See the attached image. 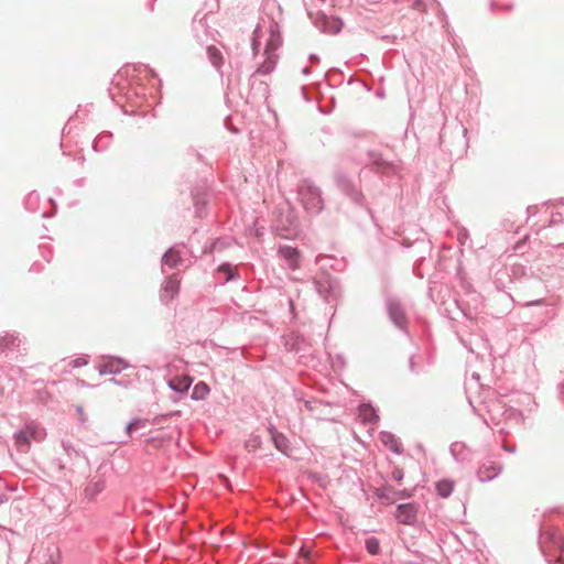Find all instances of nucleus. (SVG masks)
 Wrapping results in <instances>:
<instances>
[{
  "label": "nucleus",
  "instance_id": "c9c22d12",
  "mask_svg": "<svg viewBox=\"0 0 564 564\" xmlns=\"http://www.w3.org/2000/svg\"><path fill=\"white\" fill-rule=\"evenodd\" d=\"M391 477H392L393 480H395L398 482H401L403 480V477H404L403 469H401L399 467H394L393 470H392Z\"/></svg>",
  "mask_w": 564,
  "mask_h": 564
},
{
  "label": "nucleus",
  "instance_id": "3c124183",
  "mask_svg": "<svg viewBox=\"0 0 564 564\" xmlns=\"http://www.w3.org/2000/svg\"><path fill=\"white\" fill-rule=\"evenodd\" d=\"M302 95H303V98H304L306 101H308V100H310V98H308V97H307V95H306V88H305V86H303V87H302Z\"/></svg>",
  "mask_w": 564,
  "mask_h": 564
},
{
  "label": "nucleus",
  "instance_id": "423d86ee",
  "mask_svg": "<svg viewBox=\"0 0 564 564\" xmlns=\"http://www.w3.org/2000/svg\"><path fill=\"white\" fill-rule=\"evenodd\" d=\"M369 166H371V170L381 175L390 176L395 173V165L386 160L382 154L377 150H369L367 152Z\"/></svg>",
  "mask_w": 564,
  "mask_h": 564
},
{
  "label": "nucleus",
  "instance_id": "6e6d98bb",
  "mask_svg": "<svg viewBox=\"0 0 564 564\" xmlns=\"http://www.w3.org/2000/svg\"><path fill=\"white\" fill-rule=\"evenodd\" d=\"M4 502V495L0 494V505Z\"/></svg>",
  "mask_w": 564,
  "mask_h": 564
},
{
  "label": "nucleus",
  "instance_id": "680f3d73",
  "mask_svg": "<svg viewBox=\"0 0 564 564\" xmlns=\"http://www.w3.org/2000/svg\"><path fill=\"white\" fill-rule=\"evenodd\" d=\"M532 208H533V207L529 206V207H528V209H527V210H528V213H530Z\"/></svg>",
  "mask_w": 564,
  "mask_h": 564
},
{
  "label": "nucleus",
  "instance_id": "8fccbe9b",
  "mask_svg": "<svg viewBox=\"0 0 564 564\" xmlns=\"http://www.w3.org/2000/svg\"><path fill=\"white\" fill-rule=\"evenodd\" d=\"M445 135H446V129H445V128H443V129H442V132H441V134H440L441 143H444V138H445Z\"/></svg>",
  "mask_w": 564,
  "mask_h": 564
},
{
  "label": "nucleus",
  "instance_id": "37998d69",
  "mask_svg": "<svg viewBox=\"0 0 564 564\" xmlns=\"http://www.w3.org/2000/svg\"><path fill=\"white\" fill-rule=\"evenodd\" d=\"M544 301L543 299H536V300H530V301H525L523 302V306H535V305H541L543 304Z\"/></svg>",
  "mask_w": 564,
  "mask_h": 564
},
{
  "label": "nucleus",
  "instance_id": "13d9d810",
  "mask_svg": "<svg viewBox=\"0 0 564 564\" xmlns=\"http://www.w3.org/2000/svg\"><path fill=\"white\" fill-rule=\"evenodd\" d=\"M508 297L510 299V301H513V297L511 294H508Z\"/></svg>",
  "mask_w": 564,
  "mask_h": 564
},
{
  "label": "nucleus",
  "instance_id": "7ed1b4c3",
  "mask_svg": "<svg viewBox=\"0 0 564 564\" xmlns=\"http://www.w3.org/2000/svg\"><path fill=\"white\" fill-rule=\"evenodd\" d=\"M44 435L43 429L36 421H28L21 430L14 432L13 438L17 447L24 449L30 446L31 440L39 442Z\"/></svg>",
  "mask_w": 564,
  "mask_h": 564
},
{
  "label": "nucleus",
  "instance_id": "72a5a7b5",
  "mask_svg": "<svg viewBox=\"0 0 564 564\" xmlns=\"http://www.w3.org/2000/svg\"><path fill=\"white\" fill-rule=\"evenodd\" d=\"M409 369L413 373H420L423 370V365L421 362V357L416 355H412L409 359Z\"/></svg>",
  "mask_w": 564,
  "mask_h": 564
},
{
  "label": "nucleus",
  "instance_id": "4468645a",
  "mask_svg": "<svg viewBox=\"0 0 564 564\" xmlns=\"http://www.w3.org/2000/svg\"><path fill=\"white\" fill-rule=\"evenodd\" d=\"M180 291V281L176 279V275H170L165 279L164 284L161 290V301L167 303L175 295L178 294Z\"/></svg>",
  "mask_w": 564,
  "mask_h": 564
},
{
  "label": "nucleus",
  "instance_id": "864d4df0",
  "mask_svg": "<svg viewBox=\"0 0 564 564\" xmlns=\"http://www.w3.org/2000/svg\"><path fill=\"white\" fill-rule=\"evenodd\" d=\"M37 198V195L35 193H31L28 197V200H32V199H35Z\"/></svg>",
  "mask_w": 564,
  "mask_h": 564
},
{
  "label": "nucleus",
  "instance_id": "603ef678",
  "mask_svg": "<svg viewBox=\"0 0 564 564\" xmlns=\"http://www.w3.org/2000/svg\"><path fill=\"white\" fill-rule=\"evenodd\" d=\"M302 73H303L304 75H308V74L311 73L310 67H307V66L303 67Z\"/></svg>",
  "mask_w": 564,
  "mask_h": 564
},
{
  "label": "nucleus",
  "instance_id": "1a4fd4ad",
  "mask_svg": "<svg viewBox=\"0 0 564 564\" xmlns=\"http://www.w3.org/2000/svg\"><path fill=\"white\" fill-rule=\"evenodd\" d=\"M268 33L269 37L264 51L276 53L283 42L281 25L275 20H271L268 25Z\"/></svg>",
  "mask_w": 564,
  "mask_h": 564
},
{
  "label": "nucleus",
  "instance_id": "5701e85b",
  "mask_svg": "<svg viewBox=\"0 0 564 564\" xmlns=\"http://www.w3.org/2000/svg\"><path fill=\"white\" fill-rule=\"evenodd\" d=\"M270 432L275 448L282 452L283 454H286L288 451L290 449V441L288 440V437L281 432L276 431L274 427H271Z\"/></svg>",
  "mask_w": 564,
  "mask_h": 564
},
{
  "label": "nucleus",
  "instance_id": "6ab92c4d",
  "mask_svg": "<svg viewBox=\"0 0 564 564\" xmlns=\"http://www.w3.org/2000/svg\"><path fill=\"white\" fill-rule=\"evenodd\" d=\"M358 415L364 424H377L379 415L371 403H361L358 406Z\"/></svg>",
  "mask_w": 564,
  "mask_h": 564
},
{
  "label": "nucleus",
  "instance_id": "f3484780",
  "mask_svg": "<svg viewBox=\"0 0 564 564\" xmlns=\"http://www.w3.org/2000/svg\"><path fill=\"white\" fill-rule=\"evenodd\" d=\"M128 362L120 358L113 357L108 362H105L99 366V373L102 375H117L120 373L123 369L128 368Z\"/></svg>",
  "mask_w": 564,
  "mask_h": 564
},
{
  "label": "nucleus",
  "instance_id": "aec40b11",
  "mask_svg": "<svg viewBox=\"0 0 564 564\" xmlns=\"http://www.w3.org/2000/svg\"><path fill=\"white\" fill-rule=\"evenodd\" d=\"M105 489V480L101 477H94L85 487L84 496L94 500Z\"/></svg>",
  "mask_w": 564,
  "mask_h": 564
},
{
  "label": "nucleus",
  "instance_id": "412c9836",
  "mask_svg": "<svg viewBox=\"0 0 564 564\" xmlns=\"http://www.w3.org/2000/svg\"><path fill=\"white\" fill-rule=\"evenodd\" d=\"M288 350L296 354L305 352L308 343L306 338L300 334H292L285 341Z\"/></svg>",
  "mask_w": 564,
  "mask_h": 564
},
{
  "label": "nucleus",
  "instance_id": "f03ea898",
  "mask_svg": "<svg viewBox=\"0 0 564 564\" xmlns=\"http://www.w3.org/2000/svg\"><path fill=\"white\" fill-rule=\"evenodd\" d=\"M335 184L337 188L345 194L352 204L362 207L367 210L371 219H373V212L367 205L366 198L357 183L354 182L346 173L337 171L334 175Z\"/></svg>",
  "mask_w": 564,
  "mask_h": 564
},
{
  "label": "nucleus",
  "instance_id": "4be33fe9",
  "mask_svg": "<svg viewBox=\"0 0 564 564\" xmlns=\"http://www.w3.org/2000/svg\"><path fill=\"white\" fill-rule=\"evenodd\" d=\"M193 383V379L188 376L175 377L167 381L171 390L177 393H186Z\"/></svg>",
  "mask_w": 564,
  "mask_h": 564
},
{
  "label": "nucleus",
  "instance_id": "39448f33",
  "mask_svg": "<svg viewBox=\"0 0 564 564\" xmlns=\"http://www.w3.org/2000/svg\"><path fill=\"white\" fill-rule=\"evenodd\" d=\"M32 554L41 564H59L62 560L59 546L52 541L43 542L37 550L33 549Z\"/></svg>",
  "mask_w": 564,
  "mask_h": 564
},
{
  "label": "nucleus",
  "instance_id": "9d476101",
  "mask_svg": "<svg viewBox=\"0 0 564 564\" xmlns=\"http://www.w3.org/2000/svg\"><path fill=\"white\" fill-rule=\"evenodd\" d=\"M395 519L398 522L412 525L417 519V508L414 503H400L397 506Z\"/></svg>",
  "mask_w": 564,
  "mask_h": 564
},
{
  "label": "nucleus",
  "instance_id": "bf43d9fd",
  "mask_svg": "<svg viewBox=\"0 0 564 564\" xmlns=\"http://www.w3.org/2000/svg\"><path fill=\"white\" fill-rule=\"evenodd\" d=\"M508 297L510 299V301H513V297L511 294H508Z\"/></svg>",
  "mask_w": 564,
  "mask_h": 564
},
{
  "label": "nucleus",
  "instance_id": "a19ab883",
  "mask_svg": "<svg viewBox=\"0 0 564 564\" xmlns=\"http://www.w3.org/2000/svg\"><path fill=\"white\" fill-rule=\"evenodd\" d=\"M109 382L112 384H116V386L127 387L129 383V380L111 378V379H109Z\"/></svg>",
  "mask_w": 564,
  "mask_h": 564
},
{
  "label": "nucleus",
  "instance_id": "7c9ffc66",
  "mask_svg": "<svg viewBox=\"0 0 564 564\" xmlns=\"http://www.w3.org/2000/svg\"><path fill=\"white\" fill-rule=\"evenodd\" d=\"M502 416L506 421H512L514 423H520L523 420L522 412L511 406L503 410Z\"/></svg>",
  "mask_w": 564,
  "mask_h": 564
},
{
  "label": "nucleus",
  "instance_id": "4d7b16f0",
  "mask_svg": "<svg viewBox=\"0 0 564 564\" xmlns=\"http://www.w3.org/2000/svg\"><path fill=\"white\" fill-rule=\"evenodd\" d=\"M289 303H290V308H291V310H293V308H294V303H293V301H292V300H290V301H289Z\"/></svg>",
  "mask_w": 564,
  "mask_h": 564
},
{
  "label": "nucleus",
  "instance_id": "49530a36",
  "mask_svg": "<svg viewBox=\"0 0 564 564\" xmlns=\"http://www.w3.org/2000/svg\"><path fill=\"white\" fill-rule=\"evenodd\" d=\"M218 249H220V240L219 239H217L213 242L210 251L213 252L214 250H218Z\"/></svg>",
  "mask_w": 564,
  "mask_h": 564
},
{
  "label": "nucleus",
  "instance_id": "e433bc0d",
  "mask_svg": "<svg viewBox=\"0 0 564 564\" xmlns=\"http://www.w3.org/2000/svg\"><path fill=\"white\" fill-rule=\"evenodd\" d=\"M399 564H433V562L430 558H417L413 561H403Z\"/></svg>",
  "mask_w": 564,
  "mask_h": 564
},
{
  "label": "nucleus",
  "instance_id": "2f4dec72",
  "mask_svg": "<svg viewBox=\"0 0 564 564\" xmlns=\"http://www.w3.org/2000/svg\"><path fill=\"white\" fill-rule=\"evenodd\" d=\"M365 547L370 555L380 553V541L376 536H369L365 541Z\"/></svg>",
  "mask_w": 564,
  "mask_h": 564
},
{
  "label": "nucleus",
  "instance_id": "052dcab7",
  "mask_svg": "<svg viewBox=\"0 0 564 564\" xmlns=\"http://www.w3.org/2000/svg\"><path fill=\"white\" fill-rule=\"evenodd\" d=\"M508 297L510 299V301H513V297L511 294H508Z\"/></svg>",
  "mask_w": 564,
  "mask_h": 564
},
{
  "label": "nucleus",
  "instance_id": "473e14b6",
  "mask_svg": "<svg viewBox=\"0 0 564 564\" xmlns=\"http://www.w3.org/2000/svg\"><path fill=\"white\" fill-rule=\"evenodd\" d=\"M62 447L65 452V454L70 457V458H78L80 457V451L77 449L75 446H73V444L69 442V441H65L63 440L62 441Z\"/></svg>",
  "mask_w": 564,
  "mask_h": 564
},
{
  "label": "nucleus",
  "instance_id": "ddd939ff",
  "mask_svg": "<svg viewBox=\"0 0 564 564\" xmlns=\"http://www.w3.org/2000/svg\"><path fill=\"white\" fill-rule=\"evenodd\" d=\"M161 262H162V272L163 273L165 272V268L175 269V268L182 265L183 259H182L181 250H180L178 246L176 245V246H172L171 248H169L165 251V253L163 254Z\"/></svg>",
  "mask_w": 564,
  "mask_h": 564
},
{
  "label": "nucleus",
  "instance_id": "a211bd4d",
  "mask_svg": "<svg viewBox=\"0 0 564 564\" xmlns=\"http://www.w3.org/2000/svg\"><path fill=\"white\" fill-rule=\"evenodd\" d=\"M380 442L391 452L397 455H401L403 453L402 443L400 440L391 432L381 431L379 433Z\"/></svg>",
  "mask_w": 564,
  "mask_h": 564
},
{
  "label": "nucleus",
  "instance_id": "cd10ccee",
  "mask_svg": "<svg viewBox=\"0 0 564 564\" xmlns=\"http://www.w3.org/2000/svg\"><path fill=\"white\" fill-rule=\"evenodd\" d=\"M218 272L225 274V281L230 282L239 278V273L232 264L229 262H224L218 267Z\"/></svg>",
  "mask_w": 564,
  "mask_h": 564
},
{
  "label": "nucleus",
  "instance_id": "c756f323",
  "mask_svg": "<svg viewBox=\"0 0 564 564\" xmlns=\"http://www.w3.org/2000/svg\"><path fill=\"white\" fill-rule=\"evenodd\" d=\"M552 545L558 562L564 563V535H553Z\"/></svg>",
  "mask_w": 564,
  "mask_h": 564
},
{
  "label": "nucleus",
  "instance_id": "09e8293b",
  "mask_svg": "<svg viewBox=\"0 0 564 564\" xmlns=\"http://www.w3.org/2000/svg\"><path fill=\"white\" fill-rule=\"evenodd\" d=\"M558 392L561 398L564 400V381L558 384Z\"/></svg>",
  "mask_w": 564,
  "mask_h": 564
},
{
  "label": "nucleus",
  "instance_id": "c03bdc74",
  "mask_svg": "<svg viewBox=\"0 0 564 564\" xmlns=\"http://www.w3.org/2000/svg\"><path fill=\"white\" fill-rule=\"evenodd\" d=\"M76 412L78 413L79 421H80L82 423H84V422L86 421V417H85V415H84V410H83V408H82V406H79V405H78V406H76Z\"/></svg>",
  "mask_w": 564,
  "mask_h": 564
},
{
  "label": "nucleus",
  "instance_id": "9b49d317",
  "mask_svg": "<svg viewBox=\"0 0 564 564\" xmlns=\"http://www.w3.org/2000/svg\"><path fill=\"white\" fill-rule=\"evenodd\" d=\"M278 256L285 262L291 270H296L301 264V252L296 247L280 246Z\"/></svg>",
  "mask_w": 564,
  "mask_h": 564
},
{
  "label": "nucleus",
  "instance_id": "f704fd0d",
  "mask_svg": "<svg viewBox=\"0 0 564 564\" xmlns=\"http://www.w3.org/2000/svg\"><path fill=\"white\" fill-rule=\"evenodd\" d=\"M148 421L144 420V419H139V417H135V419H132L126 426V432L129 434V436L131 435V432L135 429H143L145 427Z\"/></svg>",
  "mask_w": 564,
  "mask_h": 564
},
{
  "label": "nucleus",
  "instance_id": "a18cd8bd",
  "mask_svg": "<svg viewBox=\"0 0 564 564\" xmlns=\"http://www.w3.org/2000/svg\"><path fill=\"white\" fill-rule=\"evenodd\" d=\"M502 449L506 451L507 453H510V454H514L516 453V446H510V445H507V444H503L502 445Z\"/></svg>",
  "mask_w": 564,
  "mask_h": 564
},
{
  "label": "nucleus",
  "instance_id": "a878e982",
  "mask_svg": "<svg viewBox=\"0 0 564 564\" xmlns=\"http://www.w3.org/2000/svg\"><path fill=\"white\" fill-rule=\"evenodd\" d=\"M209 386L204 381H199L194 386L191 398L195 401L204 400L209 394Z\"/></svg>",
  "mask_w": 564,
  "mask_h": 564
},
{
  "label": "nucleus",
  "instance_id": "79ce46f5",
  "mask_svg": "<svg viewBox=\"0 0 564 564\" xmlns=\"http://www.w3.org/2000/svg\"><path fill=\"white\" fill-rule=\"evenodd\" d=\"M259 45H260V42L258 41V29H257L253 33L252 41H251V46H252L253 52H256L258 50Z\"/></svg>",
  "mask_w": 564,
  "mask_h": 564
},
{
  "label": "nucleus",
  "instance_id": "f257e3e1",
  "mask_svg": "<svg viewBox=\"0 0 564 564\" xmlns=\"http://www.w3.org/2000/svg\"><path fill=\"white\" fill-rule=\"evenodd\" d=\"M297 198L310 215H318L324 209L322 192L311 180H301L297 184Z\"/></svg>",
  "mask_w": 564,
  "mask_h": 564
},
{
  "label": "nucleus",
  "instance_id": "f8f14e48",
  "mask_svg": "<svg viewBox=\"0 0 564 564\" xmlns=\"http://www.w3.org/2000/svg\"><path fill=\"white\" fill-rule=\"evenodd\" d=\"M378 499L386 501L387 503H394L398 499H408L411 497L406 489L395 490L391 487H382L376 490Z\"/></svg>",
  "mask_w": 564,
  "mask_h": 564
},
{
  "label": "nucleus",
  "instance_id": "58836bf2",
  "mask_svg": "<svg viewBox=\"0 0 564 564\" xmlns=\"http://www.w3.org/2000/svg\"><path fill=\"white\" fill-rule=\"evenodd\" d=\"M412 8L417 11L424 12L426 7L423 0H414L412 2Z\"/></svg>",
  "mask_w": 564,
  "mask_h": 564
},
{
  "label": "nucleus",
  "instance_id": "0eeeda50",
  "mask_svg": "<svg viewBox=\"0 0 564 564\" xmlns=\"http://www.w3.org/2000/svg\"><path fill=\"white\" fill-rule=\"evenodd\" d=\"M502 473V465L492 459H486L477 470V478L481 482L490 481Z\"/></svg>",
  "mask_w": 564,
  "mask_h": 564
},
{
  "label": "nucleus",
  "instance_id": "2eb2a0df",
  "mask_svg": "<svg viewBox=\"0 0 564 564\" xmlns=\"http://www.w3.org/2000/svg\"><path fill=\"white\" fill-rule=\"evenodd\" d=\"M449 452L457 463H467L473 459V451L463 442L452 443Z\"/></svg>",
  "mask_w": 564,
  "mask_h": 564
},
{
  "label": "nucleus",
  "instance_id": "bb28decb",
  "mask_svg": "<svg viewBox=\"0 0 564 564\" xmlns=\"http://www.w3.org/2000/svg\"><path fill=\"white\" fill-rule=\"evenodd\" d=\"M207 56L213 66L219 70L223 65V54L214 45H209L207 47Z\"/></svg>",
  "mask_w": 564,
  "mask_h": 564
},
{
  "label": "nucleus",
  "instance_id": "5fc2aeb1",
  "mask_svg": "<svg viewBox=\"0 0 564 564\" xmlns=\"http://www.w3.org/2000/svg\"><path fill=\"white\" fill-rule=\"evenodd\" d=\"M458 128H459V130H460L463 135H465L467 133V129L464 128L463 126H459Z\"/></svg>",
  "mask_w": 564,
  "mask_h": 564
},
{
  "label": "nucleus",
  "instance_id": "c85d7f7f",
  "mask_svg": "<svg viewBox=\"0 0 564 564\" xmlns=\"http://www.w3.org/2000/svg\"><path fill=\"white\" fill-rule=\"evenodd\" d=\"M314 284L318 294L327 301L333 288L329 278L316 280Z\"/></svg>",
  "mask_w": 564,
  "mask_h": 564
},
{
  "label": "nucleus",
  "instance_id": "b1692460",
  "mask_svg": "<svg viewBox=\"0 0 564 564\" xmlns=\"http://www.w3.org/2000/svg\"><path fill=\"white\" fill-rule=\"evenodd\" d=\"M111 141L112 133L110 131H102L95 138L93 142V148L97 152H102L109 148Z\"/></svg>",
  "mask_w": 564,
  "mask_h": 564
},
{
  "label": "nucleus",
  "instance_id": "6e6552de",
  "mask_svg": "<svg viewBox=\"0 0 564 564\" xmlns=\"http://www.w3.org/2000/svg\"><path fill=\"white\" fill-rule=\"evenodd\" d=\"M26 350L23 338L15 333H7L0 338V351H15L22 355Z\"/></svg>",
  "mask_w": 564,
  "mask_h": 564
},
{
  "label": "nucleus",
  "instance_id": "ea45409f",
  "mask_svg": "<svg viewBox=\"0 0 564 564\" xmlns=\"http://www.w3.org/2000/svg\"><path fill=\"white\" fill-rule=\"evenodd\" d=\"M503 275V276H508V273L506 271H498L496 275ZM495 285L498 290H502V285H501V279L499 276H496L495 279Z\"/></svg>",
  "mask_w": 564,
  "mask_h": 564
},
{
  "label": "nucleus",
  "instance_id": "4c0bfd02",
  "mask_svg": "<svg viewBox=\"0 0 564 564\" xmlns=\"http://www.w3.org/2000/svg\"><path fill=\"white\" fill-rule=\"evenodd\" d=\"M88 364V356L79 357L73 361V366L78 368Z\"/></svg>",
  "mask_w": 564,
  "mask_h": 564
},
{
  "label": "nucleus",
  "instance_id": "dca6fc26",
  "mask_svg": "<svg viewBox=\"0 0 564 564\" xmlns=\"http://www.w3.org/2000/svg\"><path fill=\"white\" fill-rule=\"evenodd\" d=\"M263 55L264 61L257 67V69L252 74V77H254L256 75H269L274 70L279 59V55L274 52L269 53L268 51H264Z\"/></svg>",
  "mask_w": 564,
  "mask_h": 564
},
{
  "label": "nucleus",
  "instance_id": "20e7f679",
  "mask_svg": "<svg viewBox=\"0 0 564 564\" xmlns=\"http://www.w3.org/2000/svg\"><path fill=\"white\" fill-rule=\"evenodd\" d=\"M386 310L391 323L400 330L406 333L409 319L400 301L394 297H388L386 301Z\"/></svg>",
  "mask_w": 564,
  "mask_h": 564
},
{
  "label": "nucleus",
  "instance_id": "393cba45",
  "mask_svg": "<svg viewBox=\"0 0 564 564\" xmlns=\"http://www.w3.org/2000/svg\"><path fill=\"white\" fill-rule=\"evenodd\" d=\"M454 481L449 479L438 480L435 485V489L438 496L442 498H447L452 495L454 490Z\"/></svg>",
  "mask_w": 564,
  "mask_h": 564
},
{
  "label": "nucleus",
  "instance_id": "de8ad7c7",
  "mask_svg": "<svg viewBox=\"0 0 564 564\" xmlns=\"http://www.w3.org/2000/svg\"><path fill=\"white\" fill-rule=\"evenodd\" d=\"M308 58H310V61L312 63H318L319 62V57L316 54H311Z\"/></svg>",
  "mask_w": 564,
  "mask_h": 564
}]
</instances>
